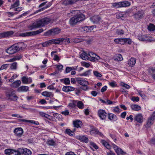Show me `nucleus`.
Listing matches in <instances>:
<instances>
[{
	"label": "nucleus",
	"instance_id": "nucleus-5",
	"mask_svg": "<svg viewBox=\"0 0 155 155\" xmlns=\"http://www.w3.org/2000/svg\"><path fill=\"white\" fill-rule=\"evenodd\" d=\"M4 152L6 155H21L19 151V148L17 150L13 149H7L5 150Z\"/></svg>",
	"mask_w": 155,
	"mask_h": 155
},
{
	"label": "nucleus",
	"instance_id": "nucleus-3",
	"mask_svg": "<svg viewBox=\"0 0 155 155\" xmlns=\"http://www.w3.org/2000/svg\"><path fill=\"white\" fill-rule=\"evenodd\" d=\"M5 95L6 98L10 101H16L18 98L15 94V91L12 90L7 91Z\"/></svg>",
	"mask_w": 155,
	"mask_h": 155
},
{
	"label": "nucleus",
	"instance_id": "nucleus-39",
	"mask_svg": "<svg viewBox=\"0 0 155 155\" xmlns=\"http://www.w3.org/2000/svg\"><path fill=\"white\" fill-rule=\"evenodd\" d=\"M76 104H77V106L79 109H82L84 108V104L81 101H77Z\"/></svg>",
	"mask_w": 155,
	"mask_h": 155
},
{
	"label": "nucleus",
	"instance_id": "nucleus-19",
	"mask_svg": "<svg viewBox=\"0 0 155 155\" xmlns=\"http://www.w3.org/2000/svg\"><path fill=\"white\" fill-rule=\"evenodd\" d=\"M17 91L18 92H25L29 91V87L26 86H23L18 87Z\"/></svg>",
	"mask_w": 155,
	"mask_h": 155
},
{
	"label": "nucleus",
	"instance_id": "nucleus-27",
	"mask_svg": "<svg viewBox=\"0 0 155 155\" xmlns=\"http://www.w3.org/2000/svg\"><path fill=\"white\" fill-rule=\"evenodd\" d=\"M84 39L82 38L81 37L78 38H73L71 39V41L74 43H78L84 41Z\"/></svg>",
	"mask_w": 155,
	"mask_h": 155
},
{
	"label": "nucleus",
	"instance_id": "nucleus-54",
	"mask_svg": "<svg viewBox=\"0 0 155 155\" xmlns=\"http://www.w3.org/2000/svg\"><path fill=\"white\" fill-rule=\"evenodd\" d=\"M90 145L91 148L93 147L96 150L98 149V147L97 145L94 142H90Z\"/></svg>",
	"mask_w": 155,
	"mask_h": 155
},
{
	"label": "nucleus",
	"instance_id": "nucleus-22",
	"mask_svg": "<svg viewBox=\"0 0 155 155\" xmlns=\"http://www.w3.org/2000/svg\"><path fill=\"white\" fill-rule=\"evenodd\" d=\"M73 124L74 127L78 128L81 127L82 125V122L80 120H77L73 121Z\"/></svg>",
	"mask_w": 155,
	"mask_h": 155
},
{
	"label": "nucleus",
	"instance_id": "nucleus-40",
	"mask_svg": "<svg viewBox=\"0 0 155 155\" xmlns=\"http://www.w3.org/2000/svg\"><path fill=\"white\" fill-rule=\"evenodd\" d=\"M75 130V129H74V130L72 131L69 129H67L65 131V133L69 135V136H72L74 134V132Z\"/></svg>",
	"mask_w": 155,
	"mask_h": 155
},
{
	"label": "nucleus",
	"instance_id": "nucleus-52",
	"mask_svg": "<svg viewBox=\"0 0 155 155\" xmlns=\"http://www.w3.org/2000/svg\"><path fill=\"white\" fill-rule=\"evenodd\" d=\"M19 2L18 1H16L14 4L12 5L10 9H12L15 8L19 6Z\"/></svg>",
	"mask_w": 155,
	"mask_h": 155
},
{
	"label": "nucleus",
	"instance_id": "nucleus-18",
	"mask_svg": "<svg viewBox=\"0 0 155 155\" xmlns=\"http://www.w3.org/2000/svg\"><path fill=\"white\" fill-rule=\"evenodd\" d=\"M149 37L146 35H139L138 36V39L142 41H150L151 40L150 39Z\"/></svg>",
	"mask_w": 155,
	"mask_h": 155
},
{
	"label": "nucleus",
	"instance_id": "nucleus-12",
	"mask_svg": "<svg viewBox=\"0 0 155 155\" xmlns=\"http://www.w3.org/2000/svg\"><path fill=\"white\" fill-rule=\"evenodd\" d=\"M19 151L21 154L24 155H30L31 154V151L29 149L23 147L19 148Z\"/></svg>",
	"mask_w": 155,
	"mask_h": 155
},
{
	"label": "nucleus",
	"instance_id": "nucleus-47",
	"mask_svg": "<svg viewBox=\"0 0 155 155\" xmlns=\"http://www.w3.org/2000/svg\"><path fill=\"white\" fill-rule=\"evenodd\" d=\"M112 6L114 7L119 8L122 7L121 2H120L117 3H114L112 4Z\"/></svg>",
	"mask_w": 155,
	"mask_h": 155
},
{
	"label": "nucleus",
	"instance_id": "nucleus-51",
	"mask_svg": "<svg viewBox=\"0 0 155 155\" xmlns=\"http://www.w3.org/2000/svg\"><path fill=\"white\" fill-rule=\"evenodd\" d=\"M61 81H64V83L65 84H70V81L69 78H65L64 79H61Z\"/></svg>",
	"mask_w": 155,
	"mask_h": 155
},
{
	"label": "nucleus",
	"instance_id": "nucleus-56",
	"mask_svg": "<svg viewBox=\"0 0 155 155\" xmlns=\"http://www.w3.org/2000/svg\"><path fill=\"white\" fill-rule=\"evenodd\" d=\"M77 102L76 101H74L70 103L69 104L68 106L72 108H74L76 106Z\"/></svg>",
	"mask_w": 155,
	"mask_h": 155
},
{
	"label": "nucleus",
	"instance_id": "nucleus-31",
	"mask_svg": "<svg viewBox=\"0 0 155 155\" xmlns=\"http://www.w3.org/2000/svg\"><path fill=\"white\" fill-rule=\"evenodd\" d=\"M131 109L135 111H138L141 110V107L137 104H133L131 105Z\"/></svg>",
	"mask_w": 155,
	"mask_h": 155
},
{
	"label": "nucleus",
	"instance_id": "nucleus-64",
	"mask_svg": "<svg viewBox=\"0 0 155 155\" xmlns=\"http://www.w3.org/2000/svg\"><path fill=\"white\" fill-rule=\"evenodd\" d=\"M9 64H5L2 65L0 68V70H2L3 69H6L8 67Z\"/></svg>",
	"mask_w": 155,
	"mask_h": 155
},
{
	"label": "nucleus",
	"instance_id": "nucleus-30",
	"mask_svg": "<svg viewBox=\"0 0 155 155\" xmlns=\"http://www.w3.org/2000/svg\"><path fill=\"white\" fill-rule=\"evenodd\" d=\"M21 122H25L26 123H30L31 124H33L36 125H38L39 123L38 121H36L33 120H28L25 119H20Z\"/></svg>",
	"mask_w": 155,
	"mask_h": 155
},
{
	"label": "nucleus",
	"instance_id": "nucleus-11",
	"mask_svg": "<svg viewBox=\"0 0 155 155\" xmlns=\"http://www.w3.org/2000/svg\"><path fill=\"white\" fill-rule=\"evenodd\" d=\"M14 33L12 31H7L0 33V38H3L11 36Z\"/></svg>",
	"mask_w": 155,
	"mask_h": 155
},
{
	"label": "nucleus",
	"instance_id": "nucleus-25",
	"mask_svg": "<svg viewBox=\"0 0 155 155\" xmlns=\"http://www.w3.org/2000/svg\"><path fill=\"white\" fill-rule=\"evenodd\" d=\"M136 59L134 58H131L128 61V64L130 67H133L135 64Z\"/></svg>",
	"mask_w": 155,
	"mask_h": 155
},
{
	"label": "nucleus",
	"instance_id": "nucleus-8",
	"mask_svg": "<svg viewBox=\"0 0 155 155\" xmlns=\"http://www.w3.org/2000/svg\"><path fill=\"white\" fill-rule=\"evenodd\" d=\"M113 147L118 155H125L126 153L115 144H113Z\"/></svg>",
	"mask_w": 155,
	"mask_h": 155
},
{
	"label": "nucleus",
	"instance_id": "nucleus-17",
	"mask_svg": "<svg viewBox=\"0 0 155 155\" xmlns=\"http://www.w3.org/2000/svg\"><path fill=\"white\" fill-rule=\"evenodd\" d=\"M21 81L24 84H29L32 82V80L31 78H28L25 76H24L21 78Z\"/></svg>",
	"mask_w": 155,
	"mask_h": 155
},
{
	"label": "nucleus",
	"instance_id": "nucleus-13",
	"mask_svg": "<svg viewBox=\"0 0 155 155\" xmlns=\"http://www.w3.org/2000/svg\"><path fill=\"white\" fill-rule=\"evenodd\" d=\"M14 133L16 136L20 137L23 134V130L21 127H17L14 129Z\"/></svg>",
	"mask_w": 155,
	"mask_h": 155
},
{
	"label": "nucleus",
	"instance_id": "nucleus-34",
	"mask_svg": "<svg viewBox=\"0 0 155 155\" xmlns=\"http://www.w3.org/2000/svg\"><path fill=\"white\" fill-rule=\"evenodd\" d=\"M52 36L58 34L60 31V29L58 28H55L51 29Z\"/></svg>",
	"mask_w": 155,
	"mask_h": 155
},
{
	"label": "nucleus",
	"instance_id": "nucleus-7",
	"mask_svg": "<svg viewBox=\"0 0 155 155\" xmlns=\"http://www.w3.org/2000/svg\"><path fill=\"white\" fill-rule=\"evenodd\" d=\"M76 81L78 84L82 86H87L89 84L88 81L82 78H76Z\"/></svg>",
	"mask_w": 155,
	"mask_h": 155
},
{
	"label": "nucleus",
	"instance_id": "nucleus-14",
	"mask_svg": "<svg viewBox=\"0 0 155 155\" xmlns=\"http://www.w3.org/2000/svg\"><path fill=\"white\" fill-rule=\"evenodd\" d=\"M107 114V113L104 110L100 109L98 111V115L101 120H104L106 118Z\"/></svg>",
	"mask_w": 155,
	"mask_h": 155
},
{
	"label": "nucleus",
	"instance_id": "nucleus-35",
	"mask_svg": "<svg viewBox=\"0 0 155 155\" xmlns=\"http://www.w3.org/2000/svg\"><path fill=\"white\" fill-rule=\"evenodd\" d=\"M61 39V44H67L70 43V39L69 38L67 37L65 38H62Z\"/></svg>",
	"mask_w": 155,
	"mask_h": 155
},
{
	"label": "nucleus",
	"instance_id": "nucleus-15",
	"mask_svg": "<svg viewBox=\"0 0 155 155\" xmlns=\"http://www.w3.org/2000/svg\"><path fill=\"white\" fill-rule=\"evenodd\" d=\"M134 120L137 122L142 123L143 122V117L141 114H136L134 117Z\"/></svg>",
	"mask_w": 155,
	"mask_h": 155
},
{
	"label": "nucleus",
	"instance_id": "nucleus-23",
	"mask_svg": "<svg viewBox=\"0 0 155 155\" xmlns=\"http://www.w3.org/2000/svg\"><path fill=\"white\" fill-rule=\"evenodd\" d=\"M148 71L153 79L155 81V68H150L148 69Z\"/></svg>",
	"mask_w": 155,
	"mask_h": 155
},
{
	"label": "nucleus",
	"instance_id": "nucleus-10",
	"mask_svg": "<svg viewBox=\"0 0 155 155\" xmlns=\"http://www.w3.org/2000/svg\"><path fill=\"white\" fill-rule=\"evenodd\" d=\"M91 21L95 24H99L101 22V18L98 15H94L90 18Z\"/></svg>",
	"mask_w": 155,
	"mask_h": 155
},
{
	"label": "nucleus",
	"instance_id": "nucleus-42",
	"mask_svg": "<svg viewBox=\"0 0 155 155\" xmlns=\"http://www.w3.org/2000/svg\"><path fill=\"white\" fill-rule=\"evenodd\" d=\"M123 60L122 55L120 54H117L114 58V60L117 61H121Z\"/></svg>",
	"mask_w": 155,
	"mask_h": 155
},
{
	"label": "nucleus",
	"instance_id": "nucleus-36",
	"mask_svg": "<svg viewBox=\"0 0 155 155\" xmlns=\"http://www.w3.org/2000/svg\"><path fill=\"white\" fill-rule=\"evenodd\" d=\"M21 84V81L20 80H17L12 84V86L13 87L17 88Z\"/></svg>",
	"mask_w": 155,
	"mask_h": 155
},
{
	"label": "nucleus",
	"instance_id": "nucleus-59",
	"mask_svg": "<svg viewBox=\"0 0 155 155\" xmlns=\"http://www.w3.org/2000/svg\"><path fill=\"white\" fill-rule=\"evenodd\" d=\"M44 35L45 36L49 35L52 36V33L51 29L49 30L48 31L46 32H45L44 33Z\"/></svg>",
	"mask_w": 155,
	"mask_h": 155
},
{
	"label": "nucleus",
	"instance_id": "nucleus-61",
	"mask_svg": "<svg viewBox=\"0 0 155 155\" xmlns=\"http://www.w3.org/2000/svg\"><path fill=\"white\" fill-rule=\"evenodd\" d=\"M22 55L21 54H18L15 56H14V58L15 61L20 60L22 58Z\"/></svg>",
	"mask_w": 155,
	"mask_h": 155
},
{
	"label": "nucleus",
	"instance_id": "nucleus-58",
	"mask_svg": "<svg viewBox=\"0 0 155 155\" xmlns=\"http://www.w3.org/2000/svg\"><path fill=\"white\" fill-rule=\"evenodd\" d=\"M116 33L118 35H122L124 33V31L122 29H118L116 31Z\"/></svg>",
	"mask_w": 155,
	"mask_h": 155
},
{
	"label": "nucleus",
	"instance_id": "nucleus-16",
	"mask_svg": "<svg viewBox=\"0 0 155 155\" xmlns=\"http://www.w3.org/2000/svg\"><path fill=\"white\" fill-rule=\"evenodd\" d=\"M16 46L19 51L22 50L26 47V45L23 42H19L15 44Z\"/></svg>",
	"mask_w": 155,
	"mask_h": 155
},
{
	"label": "nucleus",
	"instance_id": "nucleus-45",
	"mask_svg": "<svg viewBox=\"0 0 155 155\" xmlns=\"http://www.w3.org/2000/svg\"><path fill=\"white\" fill-rule=\"evenodd\" d=\"M41 94L42 95L47 97H49L51 96L52 95V94L51 92H48V91H44Z\"/></svg>",
	"mask_w": 155,
	"mask_h": 155
},
{
	"label": "nucleus",
	"instance_id": "nucleus-4",
	"mask_svg": "<svg viewBox=\"0 0 155 155\" xmlns=\"http://www.w3.org/2000/svg\"><path fill=\"white\" fill-rule=\"evenodd\" d=\"M44 31L43 29L41 28L38 30L33 31H29L21 34V36L22 37L29 36L37 35Z\"/></svg>",
	"mask_w": 155,
	"mask_h": 155
},
{
	"label": "nucleus",
	"instance_id": "nucleus-49",
	"mask_svg": "<svg viewBox=\"0 0 155 155\" xmlns=\"http://www.w3.org/2000/svg\"><path fill=\"white\" fill-rule=\"evenodd\" d=\"M81 30L84 33L89 32V29L88 26H84L81 27Z\"/></svg>",
	"mask_w": 155,
	"mask_h": 155
},
{
	"label": "nucleus",
	"instance_id": "nucleus-48",
	"mask_svg": "<svg viewBox=\"0 0 155 155\" xmlns=\"http://www.w3.org/2000/svg\"><path fill=\"white\" fill-rule=\"evenodd\" d=\"M113 110L114 113L119 114L121 112V110L118 106H117L114 107Z\"/></svg>",
	"mask_w": 155,
	"mask_h": 155
},
{
	"label": "nucleus",
	"instance_id": "nucleus-62",
	"mask_svg": "<svg viewBox=\"0 0 155 155\" xmlns=\"http://www.w3.org/2000/svg\"><path fill=\"white\" fill-rule=\"evenodd\" d=\"M125 17V15H124L122 13H119L116 15V18H121L122 19V18H124Z\"/></svg>",
	"mask_w": 155,
	"mask_h": 155
},
{
	"label": "nucleus",
	"instance_id": "nucleus-53",
	"mask_svg": "<svg viewBox=\"0 0 155 155\" xmlns=\"http://www.w3.org/2000/svg\"><path fill=\"white\" fill-rule=\"evenodd\" d=\"M148 143L150 145H155V138L154 137L152 138L148 142Z\"/></svg>",
	"mask_w": 155,
	"mask_h": 155
},
{
	"label": "nucleus",
	"instance_id": "nucleus-6",
	"mask_svg": "<svg viewBox=\"0 0 155 155\" xmlns=\"http://www.w3.org/2000/svg\"><path fill=\"white\" fill-rule=\"evenodd\" d=\"M18 51V49L16 46V44L13 45L6 50V52L11 54L15 53Z\"/></svg>",
	"mask_w": 155,
	"mask_h": 155
},
{
	"label": "nucleus",
	"instance_id": "nucleus-9",
	"mask_svg": "<svg viewBox=\"0 0 155 155\" xmlns=\"http://www.w3.org/2000/svg\"><path fill=\"white\" fill-rule=\"evenodd\" d=\"M144 15V11L143 10H141L138 11L135 13L134 16L136 20H139Z\"/></svg>",
	"mask_w": 155,
	"mask_h": 155
},
{
	"label": "nucleus",
	"instance_id": "nucleus-55",
	"mask_svg": "<svg viewBox=\"0 0 155 155\" xmlns=\"http://www.w3.org/2000/svg\"><path fill=\"white\" fill-rule=\"evenodd\" d=\"M50 42V40H49L48 41H46L42 44V45L43 47H46L50 46L51 44Z\"/></svg>",
	"mask_w": 155,
	"mask_h": 155
},
{
	"label": "nucleus",
	"instance_id": "nucleus-41",
	"mask_svg": "<svg viewBox=\"0 0 155 155\" xmlns=\"http://www.w3.org/2000/svg\"><path fill=\"white\" fill-rule=\"evenodd\" d=\"M39 114L41 116L43 117H45L49 119V120H50L51 119L49 117H51V116L43 112H39Z\"/></svg>",
	"mask_w": 155,
	"mask_h": 155
},
{
	"label": "nucleus",
	"instance_id": "nucleus-21",
	"mask_svg": "<svg viewBox=\"0 0 155 155\" xmlns=\"http://www.w3.org/2000/svg\"><path fill=\"white\" fill-rule=\"evenodd\" d=\"M108 117V119L112 121H115L117 119V116L112 113H109Z\"/></svg>",
	"mask_w": 155,
	"mask_h": 155
},
{
	"label": "nucleus",
	"instance_id": "nucleus-63",
	"mask_svg": "<svg viewBox=\"0 0 155 155\" xmlns=\"http://www.w3.org/2000/svg\"><path fill=\"white\" fill-rule=\"evenodd\" d=\"M17 77L18 75L17 74H14L12 76L11 78L9 79V81L10 82H13L14 81V79L15 78H16Z\"/></svg>",
	"mask_w": 155,
	"mask_h": 155
},
{
	"label": "nucleus",
	"instance_id": "nucleus-37",
	"mask_svg": "<svg viewBox=\"0 0 155 155\" xmlns=\"http://www.w3.org/2000/svg\"><path fill=\"white\" fill-rule=\"evenodd\" d=\"M91 74V70H87L83 73L81 74H79L78 75L81 76H88Z\"/></svg>",
	"mask_w": 155,
	"mask_h": 155
},
{
	"label": "nucleus",
	"instance_id": "nucleus-28",
	"mask_svg": "<svg viewBox=\"0 0 155 155\" xmlns=\"http://www.w3.org/2000/svg\"><path fill=\"white\" fill-rule=\"evenodd\" d=\"M78 137L79 140L85 143H87L88 141V139L85 136H79Z\"/></svg>",
	"mask_w": 155,
	"mask_h": 155
},
{
	"label": "nucleus",
	"instance_id": "nucleus-38",
	"mask_svg": "<svg viewBox=\"0 0 155 155\" xmlns=\"http://www.w3.org/2000/svg\"><path fill=\"white\" fill-rule=\"evenodd\" d=\"M100 59L101 58L99 56L94 53V56L92 58H91L90 59H89V60L92 61H95L96 60H98Z\"/></svg>",
	"mask_w": 155,
	"mask_h": 155
},
{
	"label": "nucleus",
	"instance_id": "nucleus-2",
	"mask_svg": "<svg viewBox=\"0 0 155 155\" xmlns=\"http://www.w3.org/2000/svg\"><path fill=\"white\" fill-rule=\"evenodd\" d=\"M84 19V15L80 13L71 18L70 19L69 23L71 25L74 26L76 25L78 22Z\"/></svg>",
	"mask_w": 155,
	"mask_h": 155
},
{
	"label": "nucleus",
	"instance_id": "nucleus-44",
	"mask_svg": "<svg viewBox=\"0 0 155 155\" xmlns=\"http://www.w3.org/2000/svg\"><path fill=\"white\" fill-rule=\"evenodd\" d=\"M121 2L122 7L129 6L130 4V3L127 1H125Z\"/></svg>",
	"mask_w": 155,
	"mask_h": 155
},
{
	"label": "nucleus",
	"instance_id": "nucleus-24",
	"mask_svg": "<svg viewBox=\"0 0 155 155\" xmlns=\"http://www.w3.org/2000/svg\"><path fill=\"white\" fill-rule=\"evenodd\" d=\"M51 44H61V38L52 39L50 40Z\"/></svg>",
	"mask_w": 155,
	"mask_h": 155
},
{
	"label": "nucleus",
	"instance_id": "nucleus-32",
	"mask_svg": "<svg viewBox=\"0 0 155 155\" xmlns=\"http://www.w3.org/2000/svg\"><path fill=\"white\" fill-rule=\"evenodd\" d=\"M154 120L150 118H149L147 122V123L146 125V128H150L153 124Z\"/></svg>",
	"mask_w": 155,
	"mask_h": 155
},
{
	"label": "nucleus",
	"instance_id": "nucleus-50",
	"mask_svg": "<svg viewBox=\"0 0 155 155\" xmlns=\"http://www.w3.org/2000/svg\"><path fill=\"white\" fill-rule=\"evenodd\" d=\"M47 143L50 146H54L55 145V141L53 140H48L47 141Z\"/></svg>",
	"mask_w": 155,
	"mask_h": 155
},
{
	"label": "nucleus",
	"instance_id": "nucleus-60",
	"mask_svg": "<svg viewBox=\"0 0 155 155\" xmlns=\"http://www.w3.org/2000/svg\"><path fill=\"white\" fill-rule=\"evenodd\" d=\"M55 66L58 68V71L61 72L63 70V66L61 64L56 65Z\"/></svg>",
	"mask_w": 155,
	"mask_h": 155
},
{
	"label": "nucleus",
	"instance_id": "nucleus-46",
	"mask_svg": "<svg viewBox=\"0 0 155 155\" xmlns=\"http://www.w3.org/2000/svg\"><path fill=\"white\" fill-rule=\"evenodd\" d=\"M147 28L150 31H153L155 30V26L153 24H150L148 26Z\"/></svg>",
	"mask_w": 155,
	"mask_h": 155
},
{
	"label": "nucleus",
	"instance_id": "nucleus-57",
	"mask_svg": "<svg viewBox=\"0 0 155 155\" xmlns=\"http://www.w3.org/2000/svg\"><path fill=\"white\" fill-rule=\"evenodd\" d=\"M93 73L94 75L97 78H100L102 76L101 74L97 71H94Z\"/></svg>",
	"mask_w": 155,
	"mask_h": 155
},
{
	"label": "nucleus",
	"instance_id": "nucleus-43",
	"mask_svg": "<svg viewBox=\"0 0 155 155\" xmlns=\"http://www.w3.org/2000/svg\"><path fill=\"white\" fill-rule=\"evenodd\" d=\"M17 62H14L11 64L10 68L11 70H15L17 69Z\"/></svg>",
	"mask_w": 155,
	"mask_h": 155
},
{
	"label": "nucleus",
	"instance_id": "nucleus-33",
	"mask_svg": "<svg viewBox=\"0 0 155 155\" xmlns=\"http://www.w3.org/2000/svg\"><path fill=\"white\" fill-rule=\"evenodd\" d=\"M101 143L107 149H110L111 146L109 143L104 140H101Z\"/></svg>",
	"mask_w": 155,
	"mask_h": 155
},
{
	"label": "nucleus",
	"instance_id": "nucleus-26",
	"mask_svg": "<svg viewBox=\"0 0 155 155\" xmlns=\"http://www.w3.org/2000/svg\"><path fill=\"white\" fill-rule=\"evenodd\" d=\"M80 58L84 60H89L88 54L84 52H83L80 55Z\"/></svg>",
	"mask_w": 155,
	"mask_h": 155
},
{
	"label": "nucleus",
	"instance_id": "nucleus-29",
	"mask_svg": "<svg viewBox=\"0 0 155 155\" xmlns=\"http://www.w3.org/2000/svg\"><path fill=\"white\" fill-rule=\"evenodd\" d=\"M76 2V0H63V4L65 5L72 4Z\"/></svg>",
	"mask_w": 155,
	"mask_h": 155
},
{
	"label": "nucleus",
	"instance_id": "nucleus-1",
	"mask_svg": "<svg viewBox=\"0 0 155 155\" xmlns=\"http://www.w3.org/2000/svg\"><path fill=\"white\" fill-rule=\"evenodd\" d=\"M52 22V20L48 17H46L34 22L29 27L30 30H32L36 28L43 27Z\"/></svg>",
	"mask_w": 155,
	"mask_h": 155
},
{
	"label": "nucleus",
	"instance_id": "nucleus-20",
	"mask_svg": "<svg viewBox=\"0 0 155 155\" xmlns=\"http://www.w3.org/2000/svg\"><path fill=\"white\" fill-rule=\"evenodd\" d=\"M51 5H52V4L51 2H49L48 4H47V5H46L44 7H43L42 8H41L38 10H37L35 11V12H34L31 15H34L35 14L38 13V12H41V11H43L45 9L47 8H48L50 7Z\"/></svg>",
	"mask_w": 155,
	"mask_h": 155
}]
</instances>
